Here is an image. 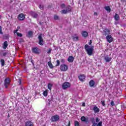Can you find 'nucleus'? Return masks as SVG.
I'll return each instance as SVG.
<instances>
[{"instance_id":"nucleus-38","label":"nucleus","mask_w":126,"mask_h":126,"mask_svg":"<svg viewBox=\"0 0 126 126\" xmlns=\"http://www.w3.org/2000/svg\"><path fill=\"white\" fill-rule=\"evenodd\" d=\"M101 104L102 105V106H105V101L104 100L101 101Z\"/></svg>"},{"instance_id":"nucleus-51","label":"nucleus","mask_w":126,"mask_h":126,"mask_svg":"<svg viewBox=\"0 0 126 126\" xmlns=\"http://www.w3.org/2000/svg\"><path fill=\"white\" fill-rule=\"evenodd\" d=\"M0 18H1V16L0 15Z\"/></svg>"},{"instance_id":"nucleus-40","label":"nucleus","mask_w":126,"mask_h":126,"mask_svg":"<svg viewBox=\"0 0 126 126\" xmlns=\"http://www.w3.org/2000/svg\"><path fill=\"white\" fill-rule=\"evenodd\" d=\"M94 16H98V13L97 12H94Z\"/></svg>"},{"instance_id":"nucleus-47","label":"nucleus","mask_w":126,"mask_h":126,"mask_svg":"<svg viewBox=\"0 0 126 126\" xmlns=\"http://www.w3.org/2000/svg\"><path fill=\"white\" fill-rule=\"evenodd\" d=\"M67 126H70V122H68V124Z\"/></svg>"},{"instance_id":"nucleus-3","label":"nucleus","mask_w":126,"mask_h":126,"mask_svg":"<svg viewBox=\"0 0 126 126\" xmlns=\"http://www.w3.org/2000/svg\"><path fill=\"white\" fill-rule=\"evenodd\" d=\"M60 69L61 71H66L68 69V66L65 64H62Z\"/></svg>"},{"instance_id":"nucleus-23","label":"nucleus","mask_w":126,"mask_h":126,"mask_svg":"<svg viewBox=\"0 0 126 126\" xmlns=\"http://www.w3.org/2000/svg\"><path fill=\"white\" fill-rule=\"evenodd\" d=\"M47 87L50 91H52V88L53 87V85L52 84H48Z\"/></svg>"},{"instance_id":"nucleus-32","label":"nucleus","mask_w":126,"mask_h":126,"mask_svg":"<svg viewBox=\"0 0 126 126\" xmlns=\"http://www.w3.org/2000/svg\"><path fill=\"white\" fill-rule=\"evenodd\" d=\"M17 36H18V37H22V34L17 32Z\"/></svg>"},{"instance_id":"nucleus-7","label":"nucleus","mask_w":126,"mask_h":126,"mask_svg":"<svg viewBox=\"0 0 126 126\" xmlns=\"http://www.w3.org/2000/svg\"><path fill=\"white\" fill-rule=\"evenodd\" d=\"M10 83V79H9V78H6L4 80V85L5 88H6L9 85Z\"/></svg>"},{"instance_id":"nucleus-43","label":"nucleus","mask_w":126,"mask_h":126,"mask_svg":"<svg viewBox=\"0 0 126 126\" xmlns=\"http://www.w3.org/2000/svg\"><path fill=\"white\" fill-rule=\"evenodd\" d=\"M65 6V5H64V4H62V5H61V7L63 8V7H64Z\"/></svg>"},{"instance_id":"nucleus-19","label":"nucleus","mask_w":126,"mask_h":126,"mask_svg":"<svg viewBox=\"0 0 126 126\" xmlns=\"http://www.w3.org/2000/svg\"><path fill=\"white\" fill-rule=\"evenodd\" d=\"M48 92H49L48 90H46L45 91H44L42 94L43 96H44L45 97H47V96H48Z\"/></svg>"},{"instance_id":"nucleus-44","label":"nucleus","mask_w":126,"mask_h":126,"mask_svg":"<svg viewBox=\"0 0 126 126\" xmlns=\"http://www.w3.org/2000/svg\"><path fill=\"white\" fill-rule=\"evenodd\" d=\"M89 44L90 45L89 46H91V44H92V40H90Z\"/></svg>"},{"instance_id":"nucleus-35","label":"nucleus","mask_w":126,"mask_h":126,"mask_svg":"<svg viewBox=\"0 0 126 126\" xmlns=\"http://www.w3.org/2000/svg\"><path fill=\"white\" fill-rule=\"evenodd\" d=\"M59 65H60V61L59 60H57L56 66H59Z\"/></svg>"},{"instance_id":"nucleus-14","label":"nucleus","mask_w":126,"mask_h":126,"mask_svg":"<svg viewBox=\"0 0 126 126\" xmlns=\"http://www.w3.org/2000/svg\"><path fill=\"white\" fill-rule=\"evenodd\" d=\"M103 32L105 35H109L110 34V30L105 29L103 30Z\"/></svg>"},{"instance_id":"nucleus-12","label":"nucleus","mask_w":126,"mask_h":126,"mask_svg":"<svg viewBox=\"0 0 126 126\" xmlns=\"http://www.w3.org/2000/svg\"><path fill=\"white\" fill-rule=\"evenodd\" d=\"M94 112L95 113H99L100 112V109L96 106H94L93 108Z\"/></svg>"},{"instance_id":"nucleus-21","label":"nucleus","mask_w":126,"mask_h":126,"mask_svg":"<svg viewBox=\"0 0 126 126\" xmlns=\"http://www.w3.org/2000/svg\"><path fill=\"white\" fill-rule=\"evenodd\" d=\"M26 126H33V123L29 121L26 123Z\"/></svg>"},{"instance_id":"nucleus-9","label":"nucleus","mask_w":126,"mask_h":126,"mask_svg":"<svg viewBox=\"0 0 126 126\" xmlns=\"http://www.w3.org/2000/svg\"><path fill=\"white\" fill-rule=\"evenodd\" d=\"M18 19L19 20H24L25 19V15L23 13H21L18 15Z\"/></svg>"},{"instance_id":"nucleus-6","label":"nucleus","mask_w":126,"mask_h":126,"mask_svg":"<svg viewBox=\"0 0 126 126\" xmlns=\"http://www.w3.org/2000/svg\"><path fill=\"white\" fill-rule=\"evenodd\" d=\"M38 39L39 45H40V46H43V45H44V40H43V37H42V34H40L38 36Z\"/></svg>"},{"instance_id":"nucleus-33","label":"nucleus","mask_w":126,"mask_h":126,"mask_svg":"<svg viewBox=\"0 0 126 126\" xmlns=\"http://www.w3.org/2000/svg\"><path fill=\"white\" fill-rule=\"evenodd\" d=\"M0 34H1V35L3 34L1 26H0Z\"/></svg>"},{"instance_id":"nucleus-2","label":"nucleus","mask_w":126,"mask_h":126,"mask_svg":"<svg viewBox=\"0 0 126 126\" xmlns=\"http://www.w3.org/2000/svg\"><path fill=\"white\" fill-rule=\"evenodd\" d=\"M70 86H71V85L69 82H64L62 84V89H63V90H66V89H68V88H70Z\"/></svg>"},{"instance_id":"nucleus-10","label":"nucleus","mask_w":126,"mask_h":126,"mask_svg":"<svg viewBox=\"0 0 126 126\" xmlns=\"http://www.w3.org/2000/svg\"><path fill=\"white\" fill-rule=\"evenodd\" d=\"M32 50L34 54H40V49L37 47L32 48Z\"/></svg>"},{"instance_id":"nucleus-25","label":"nucleus","mask_w":126,"mask_h":126,"mask_svg":"<svg viewBox=\"0 0 126 126\" xmlns=\"http://www.w3.org/2000/svg\"><path fill=\"white\" fill-rule=\"evenodd\" d=\"M6 48H7V41H5L3 43V48L5 49Z\"/></svg>"},{"instance_id":"nucleus-22","label":"nucleus","mask_w":126,"mask_h":126,"mask_svg":"<svg viewBox=\"0 0 126 126\" xmlns=\"http://www.w3.org/2000/svg\"><path fill=\"white\" fill-rule=\"evenodd\" d=\"M72 39L73 41H77V40H78V36H77V35L75 34L72 36Z\"/></svg>"},{"instance_id":"nucleus-27","label":"nucleus","mask_w":126,"mask_h":126,"mask_svg":"<svg viewBox=\"0 0 126 126\" xmlns=\"http://www.w3.org/2000/svg\"><path fill=\"white\" fill-rule=\"evenodd\" d=\"M105 9L108 11V12H111V8L109 6H106L105 7Z\"/></svg>"},{"instance_id":"nucleus-26","label":"nucleus","mask_w":126,"mask_h":126,"mask_svg":"<svg viewBox=\"0 0 126 126\" xmlns=\"http://www.w3.org/2000/svg\"><path fill=\"white\" fill-rule=\"evenodd\" d=\"M48 64L49 66L50 67V68H54V66H53V64H52V62H49L48 63Z\"/></svg>"},{"instance_id":"nucleus-5","label":"nucleus","mask_w":126,"mask_h":126,"mask_svg":"<svg viewBox=\"0 0 126 126\" xmlns=\"http://www.w3.org/2000/svg\"><path fill=\"white\" fill-rule=\"evenodd\" d=\"M60 120V116L58 115L53 116L51 117L52 122H58Z\"/></svg>"},{"instance_id":"nucleus-41","label":"nucleus","mask_w":126,"mask_h":126,"mask_svg":"<svg viewBox=\"0 0 126 126\" xmlns=\"http://www.w3.org/2000/svg\"><path fill=\"white\" fill-rule=\"evenodd\" d=\"M61 63H64L65 62V60L64 59H61Z\"/></svg>"},{"instance_id":"nucleus-24","label":"nucleus","mask_w":126,"mask_h":126,"mask_svg":"<svg viewBox=\"0 0 126 126\" xmlns=\"http://www.w3.org/2000/svg\"><path fill=\"white\" fill-rule=\"evenodd\" d=\"M114 18L115 20H116V21H118V20L120 19V16H119L118 14H115Z\"/></svg>"},{"instance_id":"nucleus-16","label":"nucleus","mask_w":126,"mask_h":126,"mask_svg":"<svg viewBox=\"0 0 126 126\" xmlns=\"http://www.w3.org/2000/svg\"><path fill=\"white\" fill-rule=\"evenodd\" d=\"M90 87H93L95 85V82L94 80H91L89 82Z\"/></svg>"},{"instance_id":"nucleus-1","label":"nucleus","mask_w":126,"mask_h":126,"mask_svg":"<svg viewBox=\"0 0 126 126\" xmlns=\"http://www.w3.org/2000/svg\"><path fill=\"white\" fill-rule=\"evenodd\" d=\"M85 49L86 50V52L87 54L89 56H92L93 55V52L94 51V46L92 45H89L88 44H86L85 45Z\"/></svg>"},{"instance_id":"nucleus-46","label":"nucleus","mask_w":126,"mask_h":126,"mask_svg":"<svg viewBox=\"0 0 126 126\" xmlns=\"http://www.w3.org/2000/svg\"><path fill=\"white\" fill-rule=\"evenodd\" d=\"M51 49H49V51L47 52L48 54H50L51 53Z\"/></svg>"},{"instance_id":"nucleus-4","label":"nucleus","mask_w":126,"mask_h":126,"mask_svg":"<svg viewBox=\"0 0 126 126\" xmlns=\"http://www.w3.org/2000/svg\"><path fill=\"white\" fill-rule=\"evenodd\" d=\"M71 11V8L70 7V6H69L67 8H66V9L62 10L61 13H62V14H66V13L68 12H70Z\"/></svg>"},{"instance_id":"nucleus-13","label":"nucleus","mask_w":126,"mask_h":126,"mask_svg":"<svg viewBox=\"0 0 126 126\" xmlns=\"http://www.w3.org/2000/svg\"><path fill=\"white\" fill-rule=\"evenodd\" d=\"M82 36L84 37V38H86V37L88 36V32H87L86 31H83L82 32Z\"/></svg>"},{"instance_id":"nucleus-28","label":"nucleus","mask_w":126,"mask_h":126,"mask_svg":"<svg viewBox=\"0 0 126 126\" xmlns=\"http://www.w3.org/2000/svg\"><path fill=\"white\" fill-rule=\"evenodd\" d=\"M32 34H33V32H32L31 31L29 32L28 33V37H31Z\"/></svg>"},{"instance_id":"nucleus-48","label":"nucleus","mask_w":126,"mask_h":126,"mask_svg":"<svg viewBox=\"0 0 126 126\" xmlns=\"http://www.w3.org/2000/svg\"><path fill=\"white\" fill-rule=\"evenodd\" d=\"M3 56H6V53H4L3 54Z\"/></svg>"},{"instance_id":"nucleus-18","label":"nucleus","mask_w":126,"mask_h":126,"mask_svg":"<svg viewBox=\"0 0 126 126\" xmlns=\"http://www.w3.org/2000/svg\"><path fill=\"white\" fill-rule=\"evenodd\" d=\"M104 60L106 62V63H109V62H111L112 58L109 57H105Z\"/></svg>"},{"instance_id":"nucleus-15","label":"nucleus","mask_w":126,"mask_h":126,"mask_svg":"<svg viewBox=\"0 0 126 126\" xmlns=\"http://www.w3.org/2000/svg\"><path fill=\"white\" fill-rule=\"evenodd\" d=\"M74 60V58L72 56H69L68 58L67 61L69 63H72L73 62V60Z\"/></svg>"},{"instance_id":"nucleus-42","label":"nucleus","mask_w":126,"mask_h":126,"mask_svg":"<svg viewBox=\"0 0 126 126\" xmlns=\"http://www.w3.org/2000/svg\"><path fill=\"white\" fill-rule=\"evenodd\" d=\"M17 31H18V30H15L14 31V34H15L16 33H17Z\"/></svg>"},{"instance_id":"nucleus-17","label":"nucleus","mask_w":126,"mask_h":126,"mask_svg":"<svg viewBox=\"0 0 126 126\" xmlns=\"http://www.w3.org/2000/svg\"><path fill=\"white\" fill-rule=\"evenodd\" d=\"M102 122L100 121L99 122L98 124L97 123H94L92 126H102Z\"/></svg>"},{"instance_id":"nucleus-37","label":"nucleus","mask_w":126,"mask_h":126,"mask_svg":"<svg viewBox=\"0 0 126 126\" xmlns=\"http://www.w3.org/2000/svg\"><path fill=\"white\" fill-rule=\"evenodd\" d=\"M39 8H40V9L42 10L44 8V6L43 5H40Z\"/></svg>"},{"instance_id":"nucleus-49","label":"nucleus","mask_w":126,"mask_h":126,"mask_svg":"<svg viewBox=\"0 0 126 126\" xmlns=\"http://www.w3.org/2000/svg\"><path fill=\"white\" fill-rule=\"evenodd\" d=\"M122 2H124L125 1V0H121Z\"/></svg>"},{"instance_id":"nucleus-11","label":"nucleus","mask_w":126,"mask_h":126,"mask_svg":"<svg viewBox=\"0 0 126 126\" xmlns=\"http://www.w3.org/2000/svg\"><path fill=\"white\" fill-rule=\"evenodd\" d=\"M86 77L85 76V75L82 74V75H80L79 76V80H80V81H84V80H85V78Z\"/></svg>"},{"instance_id":"nucleus-31","label":"nucleus","mask_w":126,"mask_h":126,"mask_svg":"<svg viewBox=\"0 0 126 126\" xmlns=\"http://www.w3.org/2000/svg\"><path fill=\"white\" fill-rule=\"evenodd\" d=\"M75 126H79V123L77 121H75Z\"/></svg>"},{"instance_id":"nucleus-39","label":"nucleus","mask_w":126,"mask_h":126,"mask_svg":"<svg viewBox=\"0 0 126 126\" xmlns=\"http://www.w3.org/2000/svg\"><path fill=\"white\" fill-rule=\"evenodd\" d=\"M111 106H115V103H114V101H112L111 102Z\"/></svg>"},{"instance_id":"nucleus-50","label":"nucleus","mask_w":126,"mask_h":126,"mask_svg":"<svg viewBox=\"0 0 126 126\" xmlns=\"http://www.w3.org/2000/svg\"><path fill=\"white\" fill-rule=\"evenodd\" d=\"M19 81H20V82H21V81L20 80V79H19Z\"/></svg>"},{"instance_id":"nucleus-29","label":"nucleus","mask_w":126,"mask_h":126,"mask_svg":"<svg viewBox=\"0 0 126 126\" xmlns=\"http://www.w3.org/2000/svg\"><path fill=\"white\" fill-rule=\"evenodd\" d=\"M0 63L2 66H3V65H4V60L3 59H1L0 61Z\"/></svg>"},{"instance_id":"nucleus-34","label":"nucleus","mask_w":126,"mask_h":126,"mask_svg":"<svg viewBox=\"0 0 126 126\" xmlns=\"http://www.w3.org/2000/svg\"><path fill=\"white\" fill-rule=\"evenodd\" d=\"M95 122L96 123H99L100 122V119L99 118H96Z\"/></svg>"},{"instance_id":"nucleus-8","label":"nucleus","mask_w":126,"mask_h":126,"mask_svg":"<svg viewBox=\"0 0 126 126\" xmlns=\"http://www.w3.org/2000/svg\"><path fill=\"white\" fill-rule=\"evenodd\" d=\"M106 38L107 42L109 43H112L114 41V38H113V37L111 35H107Z\"/></svg>"},{"instance_id":"nucleus-45","label":"nucleus","mask_w":126,"mask_h":126,"mask_svg":"<svg viewBox=\"0 0 126 126\" xmlns=\"http://www.w3.org/2000/svg\"><path fill=\"white\" fill-rule=\"evenodd\" d=\"M82 106L83 107H85V103L83 102V103H82Z\"/></svg>"},{"instance_id":"nucleus-20","label":"nucleus","mask_w":126,"mask_h":126,"mask_svg":"<svg viewBox=\"0 0 126 126\" xmlns=\"http://www.w3.org/2000/svg\"><path fill=\"white\" fill-rule=\"evenodd\" d=\"M81 120L82 122H88V118H86L84 116L82 117Z\"/></svg>"},{"instance_id":"nucleus-30","label":"nucleus","mask_w":126,"mask_h":126,"mask_svg":"<svg viewBox=\"0 0 126 126\" xmlns=\"http://www.w3.org/2000/svg\"><path fill=\"white\" fill-rule=\"evenodd\" d=\"M32 16H33L34 18H36L37 16H38V15L35 13H32Z\"/></svg>"},{"instance_id":"nucleus-36","label":"nucleus","mask_w":126,"mask_h":126,"mask_svg":"<svg viewBox=\"0 0 126 126\" xmlns=\"http://www.w3.org/2000/svg\"><path fill=\"white\" fill-rule=\"evenodd\" d=\"M54 19H55V20L59 19V17L57 15L54 16Z\"/></svg>"}]
</instances>
